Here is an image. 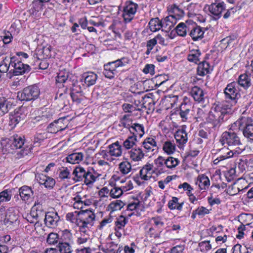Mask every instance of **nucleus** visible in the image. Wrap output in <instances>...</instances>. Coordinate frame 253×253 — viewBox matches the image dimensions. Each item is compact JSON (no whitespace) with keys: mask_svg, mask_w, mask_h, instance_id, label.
<instances>
[{"mask_svg":"<svg viewBox=\"0 0 253 253\" xmlns=\"http://www.w3.org/2000/svg\"><path fill=\"white\" fill-rule=\"evenodd\" d=\"M199 246L201 250L203 252L209 251L211 249V246L210 244L209 241H205L201 242L199 243Z\"/></svg>","mask_w":253,"mask_h":253,"instance_id":"63","label":"nucleus"},{"mask_svg":"<svg viewBox=\"0 0 253 253\" xmlns=\"http://www.w3.org/2000/svg\"><path fill=\"white\" fill-rule=\"evenodd\" d=\"M83 78H84V83L87 86H89L95 84L97 79V76L93 72H88L84 73Z\"/></svg>","mask_w":253,"mask_h":253,"instance_id":"36","label":"nucleus"},{"mask_svg":"<svg viewBox=\"0 0 253 253\" xmlns=\"http://www.w3.org/2000/svg\"><path fill=\"white\" fill-rule=\"evenodd\" d=\"M109 153L112 156L119 157L122 155V146L118 141H117L108 146Z\"/></svg>","mask_w":253,"mask_h":253,"instance_id":"28","label":"nucleus"},{"mask_svg":"<svg viewBox=\"0 0 253 253\" xmlns=\"http://www.w3.org/2000/svg\"><path fill=\"white\" fill-rule=\"evenodd\" d=\"M138 8V5L132 1H126L123 7L122 17L125 24L129 23L134 19Z\"/></svg>","mask_w":253,"mask_h":253,"instance_id":"6","label":"nucleus"},{"mask_svg":"<svg viewBox=\"0 0 253 253\" xmlns=\"http://www.w3.org/2000/svg\"><path fill=\"white\" fill-rule=\"evenodd\" d=\"M178 199L177 197H173L172 200L168 203V207L170 210L176 209L177 210H181L183 203H178Z\"/></svg>","mask_w":253,"mask_h":253,"instance_id":"47","label":"nucleus"},{"mask_svg":"<svg viewBox=\"0 0 253 253\" xmlns=\"http://www.w3.org/2000/svg\"><path fill=\"white\" fill-rule=\"evenodd\" d=\"M43 4L39 0H34L30 10V14L34 18H39L42 15Z\"/></svg>","mask_w":253,"mask_h":253,"instance_id":"18","label":"nucleus"},{"mask_svg":"<svg viewBox=\"0 0 253 253\" xmlns=\"http://www.w3.org/2000/svg\"><path fill=\"white\" fill-rule=\"evenodd\" d=\"M102 251L105 253H120L122 251V247L118 246L117 244L111 242L107 243Z\"/></svg>","mask_w":253,"mask_h":253,"instance_id":"24","label":"nucleus"},{"mask_svg":"<svg viewBox=\"0 0 253 253\" xmlns=\"http://www.w3.org/2000/svg\"><path fill=\"white\" fill-rule=\"evenodd\" d=\"M119 169L122 174H126L130 171L131 166L128 162L124 161L120 164Z\"/></svg>","mask_w":253,"mask_h":253,"instance_id":"51","label":"nucleus"},{"mask_svg":"<svg viewBox=\"0 0 253 253\" xmlns=\"http://www.w3.org/2000/svg\"><path fill=\"white\" fill-rule=\"evenodd\" d=\"M85 173V169L81 167H76L74 169L73 175L74 177L73 179L75 182H80L83 181V174Z\"/></svg>","mask_w":253,"mask_h":253,"instance_id":"38","label":"nucleus"},{"mask_svg":"<svg viewBox=\"0 0 253 253\" xmlns=\"http://www.w3.org/2000/svg\"><path fill=\"white\" fill-rule=\"evenodd\" d=\"M129 63L127 58L123 57L104 65L103 74L109 79L113 78L118 73V69L126 66Z\"/></svg>","mask_w":253,"mask_h":253,"instance_id":"3","label":"nucleus"},{"mask_svg":"<svg viewBox=\"0 0 253 253\" xmlns=\"http://www.w3.org/2000/svg\"><path fill=\"white\" fill-rule=\"evenodd\" d=\"M27 114V109L21 106L14 110L11 113L9 117V125L13 128L20 122L23 121Z\"/></svg>","mask_w":253,"mask_h":253,"instance_id":"9","label":"nucleus"},{"mask_svg":"<svg viewBox=\"0 0 253 253\" xmlns=\"http://www.w3.org/2000/svg\"><path fill=\"white\" fill-rule=\"evenodd\" d=\"M38 180L40 185L48 189H52L55 184V180L53 178L42 174L38 176Z\"/></svg>","mask_w":253,"mask_h":253,"instance_id":"20","label":"nucleus"},{"mask_svg":"<svg viewBox=\"0 0 253 253\" xmlns=\"http://www.w3.org/2000/svg\"><path fill=\"white\" fill-rule=\"evenodd\" d=\"M235 124L239 126L243 135L251 141H253V120L249 117H242Z\"/></svg>","mask_w":253,"mask_h":253,"instance_id":"4","label":"nucleus"},{"mask_svg":"<svg viewBox=\"0 0 253 253\" xmlns=\"http://www.w3.org/2000/svg\"><path fill=\"white\" fill-rule=\"evenodd\" d=\"M136 141V135H132L124 141L123 146L126 149H130L135 144Z\"/></svg>","mask_w":253,"mask_h":253,"instance_id":"50","label":"nucleus"},{"mask_svg":"<svg viewBox=\"0 0 253 253\" xmlns=\"http://www.w3.org/2000/svg\"><path fill=\"white\" fill-rule=\"evenodd\" d=\"M201 53L199 49L192 50L189 52L187 56V60L191 62L197 64L200 61Z\"/></svg>","mask_w":253,"mask_h":253,"instance_id":"44","label":"nucleus"},{"mask_svg":"<svg viewBox=\"0 0 253 253\" xmlns=\"http://www.w3.org/2000/svg\"><path fill=\"white\" fill-rule=\"evenodd\" d=\"M168 10L172 14L170 15L175 16L176 18V20L180 19L184 14L183 10L174 4L169 5L168 8Z\"/></svg>","mask_w":253,"mask_h":253,"instance_id":"31","label":"nucleus"},{"mask_svg":"<svg viewBox=\"0 0 253 253\" xmlns=\"http://www.w3.org/2000/svg\"><path fill=\"white\" fill-rule=\"evenodd\" d=\"M58 235L56 233H50L49 234L46 241L49 244H54L57 242Z\"/></svg>","mask_w":253,"mask_h":253,"instance_id":"61","label":"nucleus"},{"mask_svg":"<svg viewBox=\"0 0 253 253\" xmlns=\"http://www.w3.org/2000/svg\"><path fill=\"white\" fill-rule=\"evenodd\" d=\"M40 93V89L36 85H31L24 88L17 93V98L20 101H31L38 98Z\"/></svg>","mask_w":253,"mask_h":253,"instance_id":"5","label":"nucleus"},{"mask_svg":"<svg viewBox=\"0 0 253 253\" xmlns=\"http://www.w3.org/2000/svg\"><path fill=\"white\" fill-rule=\"evenodd\" d=\"M51 48L50 46H44L42 48V51L41 52L43 55V58L46 59L51 57Z\"/></svg>","mask_w":253,"mask_h":253,"instance_id":"64","label":"nucleus"},{"mask_svg":"<svg viewBox=\"0 0 253 253\" xmlns=\"http://www.w3.org/2000/svg\"><path fill=\"white\" fill-rule=\"evenodd\" d=\"M75 202L74 203V208L75 209H81V211L83 210V198L80 196H77L75 198Z\"/></svg>","mask_w":253,"mask_h":253,"instance_id":"60","label":"nucleus"},{"mask_svg":"<svg viewBox=\"0 0 253 253\" xmlns=\"http://www.w3.org/2000/svg\"><path fill=\"white\" fill-rule=\"evenodd\" d=\"M189 30V27H187L186 24L183 22L179 23L175 28L176 33L181 37H185L187 34V31Z\"/></svg>","mask_w":253,"mask_h":253,"instance_id":"45","label":"nucleus"},{"mask_svg":"<svg viewBox=\"0 0 253 253\" xmlns=\"http://www.w3.org/2000/svg\"><path fill=\"white\" fill-rule=\"evenodd\" d=\"M12 103L4 97L0 98V116L8 112L12 108Z\"/></svg>","mask_w":253,"mask_h":253,"instance_id":"25","label":"nucleus"},{"mask_svg":"<svg viewBox=\"0 0 253 253\" xmlns=\"http://www.w3.org/2000/svg\"><path fill=\"white\" fill-rule=\"evenodd\" d=\"M237 84L238 85L247 88L251 85V79L246 74H244L239 77Z\"/></svg>","mask_w":253,"mask_h":253,"instance_id":"42","label":"nucleus"},{"mask_svg":"<svg viewBox=\"0 0 253 253\" xmlns=\"http://www.w3.org/2000/svg\"><path fill=\"white\" fill-rule=\"evenodd\" d=\"M129 131L133 135H136V138L137 135L141 137L144 134V127L143 125L139 124H134L129 128Z\"/></svg>","mask_w":253,"mask_h":253,"instance_id":"39","label":"nucleus"},{"mask_svg":"<svg viewBox=\"0 0 253 253\" xmlns=\"http://www.w3.org/2000/svg\"><path fill=\"white\" fill-rule=\"evenodd\" d=\"M155 167L154 169L155 174L159 175L164 173L166 170L165 169V159L162 156H159L154 161Z\"/></svg>","mask_w":253,"mask_h":253,"instance_id":"22","label":"nucleus"},{"mask_svg":"<svg viewBox=\"0 0 253 253\" xmlns=\"http://www.w3.org/2000/svg\"><path fill=\"white\" fill-rule=\"evenodd\" d=\"M64 120V118H60L51 123L47 127L48 132L54 133L65 129L67 125H64L63 121Z\"/></svg>","mask_w":253,"mask_h":253,"instance_id":"16","label":"nucleus"},{"mask_svg":"<svg viewBox=\"0 0 253 253\" xmlns=\"http://www.w3.org/2000/svg\"><path fill=\"white\" fill-rule=\"evenodd\" d=\"M68 95L66 93H61L59 96L56 97L57 102L60 104V106L62 108L67 106L69 103V100L68 99Z\"/></svg>","mask_w":253,"mask_h":253,"instance_id":"57","label":"nucleus"},{"mask_svg":"<svg viewBox=\"0 0 253 253\" xmlns=\"http://www.w3.org/2000/svg\"><path fill=\"white\" fill-rule=\"evenodd\" d=\"M95 217V214L90 210L81 211L78 212L76 224L79 227V229H82V228H90L93 225Z\"/></svg>","mask_w":253,"mask_h":253,"instance_id":"2","label":"nucleus"},{"mask_svg":"<svg viewBox=\"0 0 253 253\" xmlns=\"http://www.w3.org/2000/svg\"><path fill=\"white\" fill-rule=\"evenodd\" d=\"M11 191L5 190L0 192V204L2 202L9 201L11 198Z\"/></svg>","mask_w":253,"mask_h":253,"instance_id":"59","label":"nucleus"},{"mask_svg":"<svg viewBox=\"0 0 253 253\" xmlns=\"http://www.w3.org/2000/svg\"><path fill=\"white\" fill-rule=\"evenodd\" d=\"M99 175L92 169H88V173H87L86 178H84V183L87 185L92 184Z\"/></svg>","mask_w":253,"mask_h":253,"instance_id":"35","label":"nucleus"},{"mask_svg":"<svg viewBox=\"0 0 253 253\" xmlns=\"http://www.w3.org/2000/svg\"><path fill=\"white\" fill-rule=\"evenodd\" d=\"M84 154L82 152H76L69 155L66 158V162L72 164H79L83 160Z\"/></svg>","mask_w":253,"mask_h":253,"instance_id":"29","label":"nucleus"},{"mask_svg":"<svg viewBox=\"0 0 253 253\" xmlns=\"http://www.w3.org/2000/svg\"><path fill=\"white\" fill-rule=\"evenodd\" d=\"M210 65L206 61H202L199 63L197 71L198 75L201 76H205L209 72Z\"/></svg>","mask_w":253,"mask_h":253,"instance_id":"43","label":"nucleus"},{"mask_svg":"<svg viewBox=\"0 0 253 253\" xmlns=\"http://www.w3.org/2000/svg\"><path fill=\"white\" fill-rule=\"evenodd\" d=\"M18 218V215L13 208L7 209L0 208V221L7 226L16 223Z\"/></svg>","mask_w":253,"mask_h":253,"instance_id":"7","label":"nucleus"},{"mask_svg":"<svg viewBox=\"0 0 253 253\" xmlns=\"http://www.w3.org/2000/svg\"><path fill=\"white\" fill-rule=\"evenodd\" d=\"M220 142L222 145H226L231 148L224 156V159H228L238 156L243 150V145L238 135L232 130L226 131L222 133L220 138Z\"/></svg>","mask_w":253,"mask_h":253,"instance_id":"1","label":"nucleus"},{"mask_svg":"<svg viewBox=\"0 0 253 253\" xmlns=\"http://www.w3.org/2000/svg\"><path fill=\"white\" fill-rule=\"evenodd\" d=\"M127 220L124 216H120L115 222V230L124 231V228L126 224Z\"/></svg>","mask_w":253,"mask_h":253,"instance_id":"55","label":"nucleus"},{"mask_svg":"<svg viewBox=\"0 0 253 253\" xmlns=\"http://www.w3.org/2000/svg\"><path fill=\"white\" fill-rule=\"evenodd\" d=\"M190 94L195 101L199 103H204L206 97L203 90L197 86L193 87Z\"/></svg>","mask_w":253,"mask_h":253,"instance_id":"17","label":"nucleus"},{"mask_svg":"<svg viewBox=\"0 0 253 253\" xmlns=\"http://www.w3.org/2000/svg\"><path fill=\"white\" fill-rule=\"evenodd\" d=\"M217 108H219V110L226 116L231 112V108L232 106V103L227 101H222L220 103L214 104Z\"/></svg>","mask_w":253,"mask_h":253,"instance_id":"41","label":"nucleus"},{"mask_svg":"<svg viewBox=\"0 0 253 253\" xmlns=\"http://www.w3.org/2000/svg\"><path fill=\"white\" fill-rule=\"evenodd\" d=\"M121 185L120 186L123 193L132 189L133 187L132 182L128 179H124L120 181Z\"/></svg>","mask_w":253,"mask_h":253,"instance_id":"49","label":"nucleus"},{"mask_svg":"<svg viewBox=\"0 0 253 253\" xmlns=\"http://www.w3.org/2000/svg\"><path fill=\"white\" fill-rule=\"evenodd\" d=\"M196 183L198 185L201 190H206L210 186V181L208 176L204 174H201L198 176Z\"/></svg>","mask_w":253,"mask_h":253,"instance_id":"30","label":"nucleus"},{"mask_svg":"<svg viewBox=\"0 0 253 253\" xmlns=\"http://www.w3.org/2000/svg\"><path fill=\"white\" fill-rule=\"evenodd\" d=\"M197 6L196 4L190 3L187 6L188 10V16L189 17H193L196 15L197 11L194 9V8Z\"/></svg>","mask_w":253,"mask_h":253,"instance_id":"62","label":"nucleus"},{"mask_svg":"<svg viewBox=\"0 0 253 253\" xmlns=\"http://www.w3.org/2000/svg\"><path fill=\"white\" fill-rule=\"evenodd\" d=\"M69 72L66 70L60 71L57 75L56 81L58 83H64L68 80Z\"/></svg>","mask_w":253,"mask_h":253,"instance_id":"58","label":"nucleus"},{"mask_svg":"<svg viewBox=\"0 0 253 253\" xmlns=\"http://www.w3.org/2000/svg\"><path fill=\"white\" fill-rule=\"evenodd\" d=\"M176 17L175 16L169 15L166 17L163 21H162V28H165L166 30H170L173 27L176 23Z\"/></svg>","mask_w":253,"mask_h":253,"instance_id":"32","label":"nucleus"},{"mask_svg":"<svg viewBox=\"0 0 253 253\" xmlns=\"http://www.w3.org/2000/svg\"><path fill=\"white\" fill-rule=\"evenodd\" d=\"M204 34V32L202 28L200 26H196L191 29L189 35L193 41H196L199 39H202Z\"/></svg>","mask_w":253,"mask_h":253,"instance_id":"26","label":"nucleus"},{"mask_svg":"<svg viewBox=\"0 0 253 253\" xmlns=\"http://www.w3.org/2000/svg\"><path fill=\"white\" fill-rule=\"evenodd\" d=\"M130 158L134 161L141 160L144 156V153L140 148L137 149H132L129 152Z\"/></svg>","mask_w":253,"mask_h":253,"instance_id":"40","label":"nucleus"},{"mask_svg":"<svg viewBox=\"0 0 253 253\" xmlns=\"http://www.w3.org/2000/svg\"><path fill=\"white\" fill-rule=\"evenodd\" d=\"M12 143V146L14 148V150H16L19 148H21L24 144V137L21 135L17 134L13 135L11 136Z\"/></svg>","mask_w":253,"mask_h":253,"instance_id":"33","label":"nucleus"},{"mask_svg":"<svg viewBox=\"0 0 253 253\" xmlns=\"http://www.w3.org/2000/svg\"><path fill=\"white\" fill-rule=\"evenodd\" d=\"M146 152H153L157 150V142L153 137H147L142 142Z\"/></svg>","mask_w":253,"mask_h":253,"instance_id":"21","label":"nucleus"},{"mask_svg":"<svg viewBox=\"0 0 253 253\" xmlns=\"http://www.w3.org/2000/svg\"><path fill=\"white\" fill-rule=\"evenodd\" d=\"M139 175L141 179L149 180L152 177L153 174H155L153 164L147 163L139 171Z\"/></svg>","mask_w":253,"mask_h":253,"instance_id":"13","label":"nucleus"},{"mask_svg":"<svg viewBox=\"0 0 253 253\" xmlns=\"http://www.w3.org/2000/svg\"><path fill=\"white\" fill-rule=\"evenodd\" d=\"M165 166L169 169H172L178 165V160L172 157H169L165 159Z\"/></svg>","mask_w":253,"mask_h":253,"instance_id":"54","label":"nucleus"},{"mask_svg":"<svg viewBox=\"0 0 253 253\" xmlns=\"http://www.w3.org/2000/svg\"><path fill=\"white\" fill-rule=\"evenodd\" d=\"M59 251L60 253H72V250L70 243H60L58 246Z\"/></svg>","mask_w":253,"mask_h":253,"instance_id":"53","label":"nucleus"},{"mask_svg":"<svg viewBox=\"0 0 253 253\" xmlns=\"http://www.w3.org/2000/svg\"><path fill=\"white\" fill-rule=\"evenodd\" d=\"M60 220V217L57 212L48 211L46 213L44 218V222L46 225L49 227L54 228L58 225Z\"/></svg>","mask_w":253,"mask_h":253,"instance_id":"14","label":"nucleus"},{"mask_svg":"<svg viewBox=\"0 0 253 253\" xmlns=\"http://www.w3.org/2000/svg\"><path fill=\"white\" fill-rule=\"evenodd\" d=\"M191 109V105L189 103H183L180 106L179 115L183 121H185L187 119L188 115Z\"/></svg>","mask_w":253,"mask_h":253,"instance_id":"37","label":"nucleus"},{"mask_svg":"<svg viewBox=\"0 0 253 253\" xmlns=\"http://www.w3.org/2000/svg\"><path fill=\"white\" fill-rule=\"evenodd\" d=\"M149 28L151 31L156 32L162 28V21L159 18L152 19L149 23Z\"/></svg>","mask_w":253,"mask_h":253,"instance_id":"46","label":"nucleus"},{"mask_svg":"<svg viewBox=\"0 0 253 253\" xmlns=\"http://www.w3.org/2000/svg\"><path fill=\"white\" fill-rule=\"evenodd\" d=\"M163 150L167 154L171 155L174 152L175 150V146L174 144L170 141H167L165 142L163 145Z\"/></svg>","mask_w":253,"mask_h":253,"instance_id":"48","label":"nucleus"},{"mask_svg":"<svg viewBox=\"0 0 253 253\" xmlns=\"http://www.w3.org/2000/svg\"><path fill=\"white\" fill-rule=\"evenodd\" d=\"M237 87L238 84L236 82L228 84L224 91L225 99H230L235 103V99L238 98L240 95Z\"/></svg>","mask_w":253,"mask_h":253,"instance_id":"12","label":"nucleus"},{"mask_svg":"<svg viewBox=\"0 0 253 253\" xmlns=\"http://www.w3.org/2000/svg\"><path fill=\"white\" fill-rule=\"evenodd\" d=\"M225 116L219 110V108H217L214 104L209 113L207 121L211 123L213 127L220 126L224 121Z\"/></svg>","mask_w":253,"mask_h":253,"instance_id":"8","label":"nucleus"},{"mask_svg":"<svg viewBox=\"0 0 253 253\" xmlns=\"http://www.w3.org/2000/svg\"><path fill=\"white\" fill-rule=\"evenodd\" d=\"M70 96L73 101L78 103H81L85 97L81 86L76 84H73V86L71 89Z\"/></svg>","mask_w":253,"mask_h":253,"instance_id":"15","label":"nucleus"},{"mask_svg":"<svg viewBox=\"0 0 253 253\" xmlns=\"http://www.w3.org/2000/svg\"><path fill=\"white\" fill-rule=\"evenodd\" d=\"M31 147H29L28 146L22 147L21 148L14 151L13 154L16 159H21L30 154L31 153Z\"/></svg>","mask_w":253,"mask_h":253,"instance_id":"34","label":"nucleus"},{"mask_svg":"<svg viewBox=\"0 0 253 253\" xmlns=\"http://www.w3.org/2000/svg\"><path fill=\"white\" fill-rule=\"evenodd\" d=\"M1 145L3 153H11L13 154L15 150L12 146L13 145L11 137L2 139Z\"/></svg>","mask_w":253,"mask_h":253,"instance_id":"23","label":"nucleus"},{"mask_svg":"<svg viewBox=\"0 0 253 253\" xmlns=\"http://www.w3.org/2000/svg\"><path fill=\"white\" fill-rule=\"evenodd\" d=\"M19 195L22 200L28 201L34 198V192L31 187L23 186L19 189Z\"/></svg>","mask_w":253,"mask_h":253,"instance_id":"19","label":"nucleus"},{"mask_svg":"<svg viewBox=\"0 0 253 253\" xmlns=\"http://www.w3.org/2000/svg\"><path fill=\"white\" fill-rule=\"evenodd\" d=\"M174 137L176 142L180 145L185 144L188 140L187 134L183 127L176 131Z\"/></svg>","mask_w":253,"mask_h":253,"instance_id":"27","label":"nucleus"},{"mask_svg":"<svg viewBox=\"0 0 253 253\" xmlns=\"http://www.w3.org/2000/svg\"><path fill=\"white\" fill-rule=\"evenodd\" d=\"M123 194L122 190L119 186H114L110 191L109 190V195L113 198H118Z\"/></svg>","mask_w":253,"mask_h":253,"instance_id":"56","label":"nucleus"},{"mask_svg":"<svg viewBox=\"0 0 253 253\" xmlns=\"http://www.w3.org/2000/svg\"><path fill=\"white\" fill-rule=\"evenodd\" d=\"M125 206V203L121 200H116L109 205V208L112 211L120 210Z\"/></svg>","mask_w":253,"mask_h":253,"instance_id":"52","label":"nucleus"},{"mask_svg":"<svg viewBox=\"0 0 253 253\" xmlns=\"http://www.w3.org/2000/svg\"><path fill=\"white\" fill-rule=\"evenodd\" d=\"M218 0H215L214 2L210 5H207L205 8H208V10L210 13L211 16L213 17L215 20L219 19L222 15V12L225 9V4L224 2H217Z\"/></svg>","mask_w":253,"mask_h":253,"instance_id":"11","label":"nucleus"},{"mask_svg":"<svg viewBox=\"0 0 253 253\" xmlns=\"http://www.w3.org/2000/svg\"><path fill=\"white\" fill-rule=\"evenodd\" d=\"M10 64L11 66L10 72L12 71L15 76L23 74L30 71V66L28 64L23 63L15 56L10 58Z\"/></svg>","mask_w":253,"mask_h":253,"instance_id":"10","label":"nucleus"}]
</instances>
